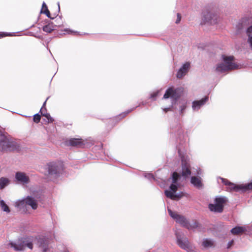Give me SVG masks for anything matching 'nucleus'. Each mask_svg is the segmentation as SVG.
<instances>
[{
	"label": "nucleus",
	"instance_id": "nucleus-22",
	"mask_svg": "<svg viewBox=\"0 0 252 252\" xmlns=\"http://www.w3.org/2000/svg\"><path fill=\"white\" fill-rule=\"evenodd\" d=\"M246 33L248 37L247 42L252 50V26H250L247 29Z\"/></svg>",
	"mask_w": 252,
	"mask_h": 252
},
{
	"label": "nucleus",
	"instance_id": "nucleus-16",
	"mask_svg": "<svg viewBox=\"0 0 252 252\" xmlns=\"http://www.w3.org/2000/svg\"><path fill=\"white\" fill-rule=\"evenodd\" d=\"M178 108L175 107V110L179 109V113L180 115H183L187 107V102L185 100L179 101L177 102Z\"/></svg>",
	"mask_w": 252,
	"mask_h": 252
},
{
	"label": "nucleus",
	"instance_id": "nucleus-31",
	"mask_svg": "<svg viewBox=\"0 0 252 252\" xmlns=\"http://www.w3.org/2000/svg\"><path fill=\"white\" fill-rule=\"evenodd\" d=\"M65 32H66L67 33H69V34H74V35H77V34H78V32H76V31H72L69 29H64V30Z\"/></svg>",
	"mask_w": 252,
	"mask_h": 252
},
{
	"label": "nucleus",
	"instance_id": "nucleus-4",
	"mask_svg": "<svg viewBox=\"0 0 252 252\" xmlns=\"http://www.w3.org/2000/svg\"><path fill=\"white\" fill-rule=\"evenodd\" d=\"M222 62L216 66V70L217 72L222 73L238 68V66L233 62V56L222 55Z\"/></svg>",
	"mask_w": 252,
	"mask_h": 252
},
{
	"label": "nucleus",
	"instance_id": "nucleus-10",
	"mask_svg": "<svg viewBox=\"0 0 252 252\" xmlns=\"http://www.w3.org/2000/svg\"><path fill=\"white\" fill-rule=\"evenodd\" d=\"M220 180L221 182L226 186V190L229 191H243V184L237 185L233 183L228 180L227 179L223 178L221 177H218L217 178L218 181Z\"/></svg>",
	"mask_w": 252,
	"mask_h": 252
},
{
	"label": "nucleus",
	"instance_id": "nucleus-37",
	"mask_svg": "<svg viewBox=\"0 0 252 252\" xmlns=\"http://www.w3.org/2000/svg\"><path fill=\"white\" fill-rule=\"evenodd\" d=\"M181 16L180 14L177 13V19L176 21V24L179 23L181 21Z\"/></svg>",
	"mask_w": 252,
	"mask_h": 252
},
{
	"label": "nucleus",
	"instance_id": "nucleus-28",
	"mask_svg": "<svg viewBox=\"0 0 252 252\" xmlns=\"http://www.w3.org/2000/svg\"><path fill=\"white\" fill-rule=\"evenodd\" d=\"M144 176L148 179V180H149L150 181H152V180H154L155 179L154 177V175L151 174V173H144Z\"/></svg>",
	"mask_w": 252,
	"mask_h": 252
},
{
	"label": "nucleus",
	"instance_id": "nucleus-23",
	"mask_svg": "<svg viewBox=\"0 0 252 252\" xmlns=\"http://www.w3.org/2000/svg\"><path fill=\"white\" fill-rule=\"evenodd\" d=\"M218 206L215 202L214 204L210 203L208 205V208L211 212L215 213H221L222 211L220 208L218 209Z\"/></svg>",
	"mask_w": 252,
	"mask_h": 252
},
{
	"label": "nucleus",
	"instance_id": "nucleus-9",
	"mask_svg": "<svg viewBox=\"0 0 252 252\" xmlns=\"http://www.w3.org/2000/svg\"><path fill=\"white\" fill-rule=\"evenodd\" d=\"M182 92L183 88H182L175 89L169 88L166 90L163 98L164 99L171 98L172 99V103L173 104L174 101L180 97Z\"/></svg>",
	"mask_w": 252,
	"mask_h": 252
},
{
	"label": "nucleus",
	"instance_id": "nucleus-5",
	"mask_svg": "<svg viewBox=\"0 0 252 252\" xmlns=\"http://www.w3.org/2000/svg\"><path fill=\"white\" fill-rule=\"evenodd\" d=\"M1 138L0 140V152H8L14 151L19 148L17 143L9 139L0 131Z\"/></svg>",
	"mask_w": 252,
	"mask_h": 252
},
{
	"label": "nucleus",
	"instance_id": "nucleus-27",
	"mask_svg": "<svg viewBox=\"0 0 252 252\" xmlns=\"http://www.w3.org/2000/svg\"><path fill=\"white\" fill-rule=\"evenodd\" d=\"M250 190H252V181L247 184H243V191Z\"/></svg>",
	"mask_w": 252,
	"mask_h": 252
},
{
	"label": "nucleus",
	"instance_id": "nucleus-33",
	"mask_svg": "<svg viewBox=\"0 0 252 252\" xmlns=\"http://www.w3.org/2000/svg\"><path fill=\"white\" fill-rule=\"evenodd\" d=\"M133 109H130L128 111H126V112H125L123 114H121L120 116L121 117V118H124V117H125L126 116V115H127V114H128L129 113H130L131 111H132L133 110Z\"/></svg>",
	"mask_w": 252,
	"mask_h": 252
},
{
	"label": "nucleus",
	"instance_id": "nucleus-12",
	"mask_svg": "<svg viewBox=\"0 0 252 252\" xmlns=\"http://www.w3.org/2000/svg\"><path fill=\"white\" fill-rule=\"evenodd\" d=\"M16 181L22 185H27L30 183V180L29 177L24 172H17L15 176Z\"/></svg>",
	"mask_w": 252,
	"mask_h": 252
},
{
	"label": "nucleus",
	"instance_id": "nucleus-19",
	"mask_svg": "<svg viewBox=\"0 0 252 252\" xmlns=\"http://www.w3.org/2000/svg\"><path fill=\"white\" fill-rule=\"evenodd\" d=\"M246 231L245 226H237L231 229L230 232L235 235H241Z\"/></svg>",
	"mask_w": 252,
	"mask_h": 252
},
{
	"label": "nucleus",
	"instance_id": "nucleus-36",
	"mask_svg": "<svg viewBox=\"0 0 252 252\" xmlns=\"http://www.w3.org/2000/svg\"><path fill=\"white\" fill-rule=\"evenodd\" d=\"M159 91H157L151 94L150 97L152 99H155V98L158 95Z\"/></svg>",
	"mask_w": 252,
	"mask_h": 252
},
{
	"label": "nucleus",
	"instance_id": "nucleus-21",
	"mask_svg": "<svg viewBox=\"0 0 252 252\" xmlns=\"http://www.w3.org/2000/svg\"><path fill=\"white\" fill-rule=\"evenodd\" d=\"M40 112L41 113V115L46 118L47 120H46V122L47 123H52L54 121V119L52 118L50 115L47 112L46 109L41 108Z\"/></svg>",
	"mask_w": 252,
	"mask_h": 252
},
{
	"label": "nucleus",
	"instance_id": "nucleus-20",
	"mask_svg": "<svg viewBox=\"0 0 252 252\" xmlns=\"http://www.w3.org/2000/svg\"><path fill=\"white\" fill-rule=\"evenodd\" d=\"M69 143L70 145L77 147H82L84 145L82 140L78 138H73L70 139Z\"/></svg>",
	"mask_w": 252,
	"mask_h": 252
},
{
	"label": "nucleus",
	"instance_id": "nucleus-26",
	"mask_svg": "<svg viewBox=\"0 0 252 252\" xmlns=\"http://www.w3.org/2000/svg\"><path fill=\"white\" fill-rule=\"evenodd\" d=\"M8 183V180L5 178L0 179V189H3Z\"/></svg>",
	"mask_w": 252,
	"mask_h": 252
},
{
	"label": "nucleus",
	"instance_id": "nucleus-13",
	"mask_svg": "<svg viewBox=\"0 0 252 252\" xmlns=\"http://www.w3.org/2000/svg\"><path fill=\"white\" fill-rule=\"evenodd\" d=\"M209 99L208 96H205L199 100H195L192 102V109L193 111H198Z\"/></svg>",
	"mask_w": 252,
	"mask_h": 252
},
{
	"label": "nucleus",
	"instance_id": "nucleus-39",
	"mask_svg": "<svg viewBox=\"0 0 252 252\" xmlns=\"http://www.w3.org/2000/svg\"><path fill=\"white\" fill-rule=\"evenodd\" d=\"M46 8H48L47 6L46 3L44 2H43L42 3V8L41 10H42L43 9H44V10H45V9H46Z\"/></svg>",
	"mask_w": 252,
	"mask_h": 252
},
{
	"label": "nucleus",
	"instance_id": "nucleus-1",
	"mask_svg": "<svg viewBox=\"0 0 252 252\" xmlns=\"http://www.w3.org/2000/svg\"><path fill=\"white\" fill-rule=\"evenodd\" d=\"M191 174L190 164L186 160L182 159V172L180 174L176 172L172 174V184L169 187V189L164 191L165 195L167 197L172 200L179 199L183 196V193H176L178 188L183 186L182 182L188 178Z\"/></svg>",
	"mask_w": 252,
	"mask_h": 252
},
{
	"label": "nucleus",
	"instance_id": "nucleus-8",
	"mask_svg": "<svg viewBox=\"0 0 252 252\" xmlns=\"http://www.w3.org/2000/svg\"><path fill=\"white\" fill-rule=\"evenodd\" d=\"M219 21V16L217 14L209 9H206L202 14L201 24L208 23L210 25L217 24Z\"/></svg>",
	"mask_w": 252,
	"mask_h": 252
},
{
	"label": "nucleus",
	"instance_id": "nucleus-14",
	"mask_svg": "<svg viewBox=\"0 0 252 252\" xmlns=\"http://www.w3.org/2000/svg\"><path fill=\"white\" fill-rule=\"evenodd\" d=\"M190 67V64L189 62H186L184 63L178 70L176 74V77L179 79L183 78L188 73Z\"/></svg>",
	"mask_w": 252,
	"mask_h": 252
},
{
	"label": "nucleus",
	"instance_id": "nucleus-30",
	"mask_svg": "<svg viewBox=\"0 0 252 252\" xmlns=\"http://www.w3.org/2000/svg\"><path fill=\"white\" fill-rule=\"evenodd\" d=\"M41 13H43L44 14H45L46 15V16L51 19H53L54 18L53 17H51L50 16V12L48 10V8H46V9H45L44 11H42V10H41Z\"/></svg>",
	"mask_w": 252,
	"mask_h": 252
},
{
	"label": "nucleus",
	"instance_id": "nucleus-32",
	"mask_svg": "<svg viewBox=\"0 0 252 252\" xmlns=\"http://www.w3.org/2000/svg\"><path fill=\"white\" fill-rule=\"evenodd\" d=\"M203 174V171L200 168H198L196 170V172L195 173L197 176L199 177L200 176H202Z\"/></svg>",
	"mask_w": 252,
	"mask_h": 252
},
{
	"label": "nucleus",
	"instance_id": "nucleus-18",
	"mask_svg": "<svg viewBox=\"0 0 252 252\" xmlns=\"http://www.w3.org/2000/svg\"><path fill=\"white\" fill-rule=\"evenodd\" d=\"M202 246L205 249L214 247L215 241L211 239L204 238L202 240Z\"/></svg>",
	"mask_w": 252,
	"mask_h": 252
},
{
	"label": "nucleus",
	"instance_id": "nucleus-41",
	"mask_svg": "<svg viewBox=\"0 0 252 252\" xmlns=\"http://www.w3.org/2000/svg\"><path fill=\"white\" fill-rule=\"evenodd\" d=\"M48 98H47V99L44 101V103H43V106H42V108H44V106H45V104H46V101H47V100L48 99Z\"/></svg>",
	"mask_w": 252,
	"mask_h": 252
},
{
	"label": "nucleus",
	"instance_id": "nucleus-6",
	"mask_svg": "<svg viewBox=\"0 0 252 252\" xmlns=\"http://www.w3.org/2000/svg\"><path fill=\"white\" fill-rule=\"evenodd\" d=\"M175 234L177 244L181 249L186 250L187 252H196L195 248L190 244L187 237L183 236L179 232H176Z\"/></svg>",
	"mask_w": 252,
	"mask_h": 252
},
{
	"label": "nucleus",
	"instance_id": "nucleus-2",
	"mask_svg": "<svg viewBox=\"0 0 252 252\" xmlns=\"http://www.w3.org/2000/svg\"><path fill=\"white\" fill-rule=\"evenodd\" d=\"M41 194L40 191H33L31 195H28L16 201L14 203L15 207L21 209L25 207L30 206L32 209L36 210L41 197Z\"/></svg>",
	"mask_w": 252,
	"mask_h": 252
},
{
	"label": "nucleus",
	"instance_id": "nucleus-40",
	"mask_svg": "<svg viewBox=\"0 0 252 252\" xmlns=\"http://www.w3.org/2000/svg\"><path fill=\"white\" fill-rule=\"evenodd\" d=\"M170 109V107L169 108H163V110L165 112H167Z\"/></svg>",
	"mask_w": 252,
	"mask_h": 252
},
{
	"label": "nucleus",
	"instance_id": "nucleus-15",
	"mask_svg": "<svg viewBox=\"0 0 252 252\" xmlns=\"http://www.w3.org/2000/svg\"><path fill=\"white\" fill-rule=\"evenodd\" d=\"M227 198L224 196H216L214 200V202L218 206V209L220 208L223 211L224 204L227 202Z\"/></svg>",
	"mask_w": 252,
	"mask_h": 252
},
{
	"label": "nucleus",
	"instance_id": "nucleus-38",
	"mask_svg": "<svg viewBox=\"0 0 252 252\" xmlns=\"http://www.w3.org/2000/svg\"><path fill=\"white\" fill-rule=\"evenodd\" d=\"M39 246L42 247L43 249L42 252H47V248H46V245H43L41 243Z\"/></svg>",
	"mask_w": 252,
	"mask_h": 252
},
{
	"label": "nucleus",
	"instance_id": "nucleus-42",
	"mask_svg": "<svg viewBox=\"0 0 252 252\" xmlns=\"http://www.w3.org/2000/svg\"><path fill=\"white\" fill-rule=\"evenodd\" d=\"M58 9H59V11H60V7L59 2H58Z\"/></svg>",
	"mask_w": 252,
	"mask_h": 252
},
{
	"label": "nucleus",
	"instance_id": "nucleus-11",
	"mask_svg": "<svg viewBox=\"0 0 252 252\" xmlns=\"http://www.w3.org/2000/svg\"><path fill=\"white\" fill-rule=\"evenodd\" d=\"M48 166L49 174L55 177H59L63 171V167L60 164L51 162L48 164Z\"/></svg>",
	"mask_w": 252,
	"mask_h": 252
},
{
	"label": "nucleus",
	"instance_id": "nucleus-35",
	"mask_svg": "<svg viewBox=\"0 0 252 252\" xmlns=\"http://www.w3.org/2000/svg\"><path fill=\"white\" fill-rule=\"evenodd\" d=\"M11 35L10 33L1 32L0 33V38L5 36Z\"/></svg>",
	"mask_w": 252,
	"mask_h": 252
},
{
	"label": "nucleus",
	"instance_id": "nucleus-17",
	"mask_svg": "<svg viewBox=\"0 0 252 252\" xmlns=\"http://www.w3.org/2000/svg\"><path fill=\"white\" fill-rule=\"evenodd\" d=\"M190 183L194 187L199 189L203 186L200 177L193 176L190 177Z\"/></svg>",
	"mask_w": 252,
	"mask_h": 252
},
{
	"label": "nucleus",
	"instance_id": "nucleus-7",
	"mask_svg": "<svg viewBox=\"0 0 252 252\" xmlns=\"http://www.w3.org/2000/svg\"><path fill=\"white\" fill-rule=\"evenodd\" d=\"M168 212L171 218L175 220L176 222L180 223L181 225L188 229H191L192 227L195 228L198 226V223L195 222L193 223V225L192 226L189 223L188 220L183 216L178 214L177 213L172 211V210L168 208Z\"/></svg>",
	"mask_w": 252,
	"mask_h": 252
},
{
	"label": "nucleus",
	"instance_id": "nucleus-34",
	"mask_svg": "<svg viewBox=\"0 0 252 252\" xmlns=\"http://www.w3.org/2000/svg\"><path fill=\"white\" fill-rule=\"evenodd\" d=\"M234 244V240H232L230 241H229L227 245V249H230L232 246Z\"/></svg>",
	"mask_w": 252,
	"mask_h": 252
},
{
	"label": "nucleus",
	"instance_id": "nucleus-3",
	"mask_svg": "<svg viewBox=\"0 0 252 252\" xmlns=\"http://www.w3.org/2000/svg\"><path fill=\"white\" fill-rule=\"evenodd\" d=\"M36 239V237L33 236L22 237L14 242H9L7 244V247L12 248L15 251H24L26 248L32 250L33 242Z\"/></svg>",
	"mask_w": 252,
	"mask_h": 252
},
{
	"label": "nucleus",
	"instance_id": "nucleus-24",
	"mask_svg": "<svg viewBox=\"0 0 252 252\" xmlns=\"http://www.w3.org/2000/svg\"><path fill=\"white\" fill-rule=\"evenodd\" d=\"M0 208L2 211L7 213H9L10 212L9 207L3 200H0Z\"/></svg>",
	"mask_w": 252,
	"mask_h": 252
},
{
	"label": "nucleus",
	"instance_id": "nucleus-29",
	"mask_svg": "<svg viewBox=\"0 0 252 252\" xmlns=\"http://www.w3.org/2000/svg\"><path fill=\"white\" fill-rule=\"evenodd\" d=\"M40 115L38 114H36L33 116V121L36 123H38L40 120Z\"/></svg>",
	"mask_w": 252,
	"mask_h": 252
},
{
	"label": "nucleus",
	"instance_id": "nucleus-25",
	"mask_svg": "<svg viewBox=\"0 0 252 252\" xmlns=\"http://www.w3.org/2000/svg\"><path fill=\"white\" fill-rule=\"evenodd\" d=\"M55 26L53 23L48 24L43 27L42 30L44 32L50 33L54 30Z\"/></svg>",
	"mask_w": 252,
	"mask_h": 252
}]
</instances>
